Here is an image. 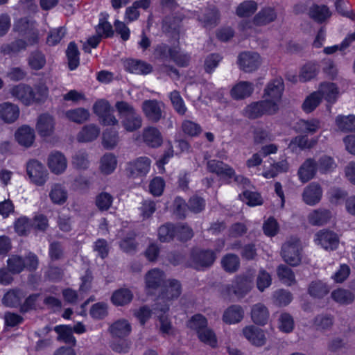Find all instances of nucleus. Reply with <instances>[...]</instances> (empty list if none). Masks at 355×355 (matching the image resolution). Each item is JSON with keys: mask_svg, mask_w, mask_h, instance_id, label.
Instances as JSON below:
<instances>
[{"mask_svg": "<svg viewBox=\"0 0 355 355\" xmlns=\"http://www.w3.org/2000/svg\"><path fill=\"white\" fill-rule=\"evenodd\" d=\"M302 246L300 240L291 237L282 245L281 254L284 261L291 266H297L301 263Z\"/></svg>", "mask_w": 355, "mask_h": 355, "instance_id": "obj_1", "label": "nucleus"}, {"mask_svg": "<svg viewBox=\"0 0 355 355\" xmlns=\"http://www.w3.org/2000/svg\"><path fill=\"white\" fill-rule=\"evenodd\" d=\"M278 110L279 105L275 102L264 99L248 105L245 109V115L249 119H255L264 114H275Z\"/></svg>", "mask_w": 355, "mask_h": 355, "instance_id": "obj_2", "label": "nucleus"}, {"mask_svg": "<svg viewBox=\"0 0 355 355\" xmlns=\"http://www.w3.org/2000/svg\"><path fill=\"white\" fill-rule=\"evenodd\" d=\"M141 107L146 120L150 123H157L165 119V105L162 101L155 99L145 100Z\"/></svg>", "mask_w": 355, "mask_h": 355, "instance_id": "obj_3", "label": "nucleus"}, {"mask_svg": "<svg viewBox=\"0 0 355 355\" xmlns=\"http://www.w3.org/2000/svg\"><path fill=\"white\" fill-rule=\"evenodd\" d=\"M237 64L241 70L245 73H252L258 69L261 64V59L256 52L243 51L239 54Z\"/></svg>", "mask_w": 355, "mask_h": 355, "instance_id": "obj_4", "label": "nucleus"}, {"mask_svg": "<svg viewBox=\"0 0 355 355\" xmlns=\"http://www.w3.org/2000/svg\"><path fill=\"white\" fill-rule=\"evenodd\" d=\"M216 259L213 250H198L191 254V266L196 270H204L213 265Z\"/></svg>", "mask_w": 355, "mask_h": 355, "instance_id": "obj_5", "label": "nucleus"}, {"mask_svg": "<svg viewBox=\"0 0 355 355\" xmlns=\"http://www.w3.org/2000/svg\"><path fill=\"white\" fill-rule=\"evenodd\" d=\"M151 161L147 157H140L130 162L127 168L128 176L131 178H142L149 171Z\"/></svg>", "mask_w": 355, "mask_h": 355, "instance_id": "obj_6", "label": "nucleus"}, {"mask_svg": "<svg viewBox=\"0 0 355 355\" xmlns=\"http://www.w3.org/2000/svg\"><path fill=\"white\" fill-rule=\"evenodd\" d=\"M315 241L327 250H334L337 248L339 238L334 232L324 229L318 232L315 235Z\"/></svg>", "mask_w": 355, "mask_h": 355, "instance_id": "obj_7", "label": "nucleus"}, {"mask_svg": "<svg viewBox=\"0 0 355 355\" xmlns=\"http://www.w3.org/2000/svg\"><path fill=\"white\" fill-rule=\"evenodd\" d=\"M27 173L32 180L37 185H42L47 179L48 173L45 167L37 160H31L27 164Z\"/></svg>", "mask_w": 355, "mask_h": 355, "instance_id": "obj_8", "label": "nucleus"}, {"mask_svg": "<svg viewBox=\"0 0 355 355\" xmlns=\"http://www.w3.org/2000/svg\"><path fill=\"white\" fill-rule=\"evenodd\" d=\"M284 89V81L282 78H276L270 80L266 85L263 97L270 101L275 102L279 105L282 98V93Z\"/></svg>", "mask_w": 355, "mask_h": 355, "instance_id": "obj_9", "label": "nucleus"}, {"mask_svg": "<svg viewBox=\"0 0 355 355\" xmlns=\"http://www.w3.org/2000/svg\"><path fill=\"white\" fill-rule=\"evenodd\" d=\"M252 281L247 276H237L233 283L227 286V291L239 297L245 296L252 288Z\"/></svg>", "mask_w": 355, "mask_h": 355, "instance_id": "obj_10", "label": "nucleus"}, {"mask_svg": "<svg viewBox=\"0 0 355 355\" xmlns=\"http://www.w3.org/2000/svg\"><path fill=\"white\" fill-rule=\"evenodd\" d=\"M55 129V119L48 113L40 114L37 120L36 130L41 137L51 136Z\"/></svg>", "mask_w": 355, "mask_h": 355, "instance_id": "obj_11", "label": "nucleus"}, {"mask_svg": "<svg viewBox=\"0 0 355 355\" xmlns=\"http://www.w3.org/2000/svg\"><path fill=\"white\" fill-rule=\"evenodd\" d=\"M206 165L209 172L215 173L218 176L226 178H232L234 176V170L222 161L216 159L208 160Z\"/></svg>", "mask_w": 355, "mask_h": 355, "instance_id": "obj_12", "label": "nucleus"}, {"mask_svg": "<svg viewBox=\"0 0 355 355\" xmlns=\"http://www.w3.org/2000/svg\"><path fill=\"white\" fill-rule=\"evenodd\" d=\"M165 278L163 271L157 268L153 269L148 271L145 276L146 287L152 291L158 288L162 289L166 283Z\"/></svg>", "mask_w": 355, "mask_h": 355, "instance_id": "obj_13", "label": "nucleus"}, {"mask_svg": "<svg viewBox=\"0 0 355 355\" xmlns=\"http://www.w3.org/2000/svg\"><path fill=\"white\" fill-rule=\"evenodd\" d=\"M10 94L26 105L34 103L33 88L27 85L19 84L13 87Z\"/></svg>", "mask_w": 355, "mask_h": 355, "instance_id": "obj_14", "label": "nucleus"}, {"mask_svg": "<svg viewBox=\"0 0 355 355\" xmlns=\"http://www.w3.org/2000/svg\"><path fill=\"white\" fill-rule=\"evenodd\" d=\"M26 297V293L21 289H10L3 297L2 303L7 307L21 309V302Z\"/></svg>", "mask_w": 355, "mask_h": 355, "instance_id": "obj_15", "label": "nucleus"}, {"mask_svg": "<svg viewBox=\"0 0 355 355\" xmlns=\"http://www.w3.org/2000/svg\"><path fill=\"white\" fill-rule=\"evenodd\" d=\"M322 189L320 184L313 182L307 186L302 193L304 202L309 205H315L321 200Z\"/></svg>", "mask_w": 355, "mask_h": 355, "instance_id": "obj_16", "label": "nucleus"}, {"mask_svg": "<svg viewBox=\"0 0 355 355\" xmlns=\"http://www.w3.org/2000/svg\"><path fill=\"white\" fill-rule=\"evenodd\" d=\"M19 116L18 106L10 102L0 103V119L7 123H14Z\"/></svg>", "mask_w": 355, "mask_h": 355, "instance_id": "obj_17", "label": "nucleus"}, {"mask_svg": "<svg viewBox=\"0 0 355 355\" xmlns=\"http://www.w3.org/2000/svg\"><path fill=\"white\" fill-rule=\"evenodd\" d=\"M245 338L256 346H262L266 343V336L262 329L254 326H247L243 329Z\"/></svg>", "mask_w": 355, "mask_h": 355, "instance_id": "obj_18", "label": "nucleus"}, {"mask_svg": "<svg viewBox=\"0 0 355 355\" xmlns=\"http://www.w3.org/2000/svg\"><path fill=\"white\" fill-rule=\"evenodd\" d=\"M243 317V309L240 305L233 304L224 311L222 320L227 324H233L240 322Z\"/></svg>", "mask_w": 355, "mask_h": 355, "instance_id": "obj_19", "label": "nucleus"}, {"mask_svg": "<svg viewBox=\"0 0 355 355\" xmlns=\"http://www.w3.org/2000/svg\"><path fill=\"white\" fill-rule=\"evenodd\" d=\"M318 169L317 162L312 158L306 159L298 170L300 180L302 182H307L314 178Z\"/></svg>", "mask_w": 355, "mask_h": 355, "instance_id": "obj_20", "label": "nucleus"}, {"mask_svg": "<svg viewBox=\"0 0 355 355\" xmlns=\"http://www.w3.org/2000/svg\"><path fill=\"white\" fill-rule=\"evenodd\" d=\"M253 92V83L248 81H240L232 88L230 94L235 100H242L250 97Z\"/></svg>", "mask_w": 355, "mask_h": 355, "instance_id": "obj_21", "label": "nucleus"}, {"mask_svg": "<svg viewBox=\"0 0 355 355\" xmlns=\"http://www.w3.org/2000/svg\"><path fill=\"white\" fill-rule=\"evenodd\" d=\"M318 143V138L309 139L308 135H301L293 138L288 144V148L293 151H296L297 148L300 150L311 149Z\"/></svg>", "mask_w": 355, "mask_h": 355, "instance_id": "obj_22", "label": "nucleus"}, {"mask_svg": "<svg viewBox=\"0 0 355 355\" xmlns=\"http://www.w3.org/2000/svg\"><path fill=\"white\" fill-rule=\"evenodd\" d=\"M48 166L53 173L60 174L66 170L67 161L63 154L60 152H55L49 155Z\"/></svg>", "mask_w": 355, "mask_h": 355, "instance_id": "obj_23", "label": "nucleus"}, {"mask_svg": "<svg viewBox=\"0 0 355 355\" xmlns=\"http://www.w3.org/2000/svg\"><path fill=\"white\" fill-rule=\"evenodd\" d=\"M181 291V285L178 281L168 280L161 289L159 297L168 300L176 299L180 295Z\"/></svg>", "mask_w": 355, "mask_h": 355, "instance_id": "obj_24", "label": "nucleus"}, {"mask_svg": "<svg viewBox=\"0 0 355 355\" xmlns=\"http://www.w3.org/2000/svg\"><path fill=\"white\" fill-rule=\"evenodd\" d=\"M15 138L21 146L30 147L35 139L34 130L28 125H23L16 131Z\"/></svg>", "mask_w": 355, "mask_h": 355, "instance_id": "obj_25", "label": "nucleus"}, {"mask_svg": "<svg viewBox=\"0 0 355 355\" xmlns=\"http://www.w3.org/2000/svg\"><path fill=\"white\" fill-rule=\"evenodd\" d=\"M144 142L152 148H157L162 144V137L159 130L155 127H148L143 131Z\"/></svg>", "mask_w": 355, "mask_h": 355, "instance_id": "obj_26", "label": "nucleus"}, {"mask_svg": "<svg viewBox=\"0 0 355 355\" xmlns=\"http://www.w3.org/2000/svg\"><path fill=\"white\" fill-rule=\"evenodd\" d=\"M320 128V122L316 119H300L295 124V130L302 134H314Z\"/></svg>", "mask_w": 355, "mask_h": 355, "instance_id": "obj_27", "label": "nucleus"}, {"mask_svg": "<svg viewBox=\"0 0 355 355\" xmlns=\"http://www.w3.org/2000/svg\"><path fill=\"white\" fill-rule=\"evenodd\" d=\"M125 68L129 72L135 74H148L152 71L153 69L150 64L137 60H126Z\"/></svg>", "mask_w": 355, "mask_h": 355, "instance_id": "obj_28", "label": "nucleus"}, {"mask_svg": "<svg viewBox=\"0 0 355 355\" xmlns=\"http://www.w3.org/2000/svg\"><path fill=\"white\" fill-rule=\"evenodd\" d=\"M131 330L130 324L125 319L114 322L109 328V331L112 336L117 338H123L128 336Z\"/></svg>", "mask_w": 355, "mask_h": 355, "instance_id": "obj_29", "label": "nucleus"}, {"mask_svg": "<svg viewBox=\"0 0 355 355\" xmlns=\"http://www.w3.org/2000/svg\"><path fill=\"white\" fill-rule=\"evenodd\" d=\"M100 128L94 124H89L83 127L77 135L79 142H90L95 140L100 134Z\"/></svg>", "mask_w": 355, "mask_h": 355, "instance_id": "obj_30", "label": "nucleus"}, {"mask_svg": "<svg viewBox=\"0 0 355 355\" xmlns=\"http://www.w3.org/2000/svg\"><path fill=\"white\" fill-rule=\"evenodd\" d=\"M331 12L329 8L325 5L313 4L309 10V16L314 21L322 23L329 18Z\"/></svg>", "mask_w": 355, "mask_h": 355, "instance_id": "obj_31", "label": "nucleus"}, {"mask_svg": "<svg viewBox=\"0 0 355 355\" xmlns=\"http://www.w3.org/2000/svg\"><path fill=\"white\" fill-rule=\"evenodd\" d=\"M143 119L137 112L121 119V123L123 128L128 132H134L142 126Z\"/></svg>", "mask_w": 355, "mask_h": 355, "instance_id": "obj_32", "label": "nucleus"}, {"mask_svg": "<svg viewBox=\"0 0 355 355\" xmlns=\"http://www.w3.org/2000/svg\"><path fill=\"white\" fill-rule=\"evenodd\" d=\"M132 298L133 293L130 289L121 288L113 293L111 301L116 306H125L129 304Z\"/></svg>", "mask_w": 355, "mask_h": 355, "instance_id": "obj_33", "label": "nucleus"}, {"mask_svg": "<svg viewBox=\"0 0 355 355\" xmlns=\"http://www.w3.org/2000/svg\"><path fill=\"white\" fill-rule=\"evenodd\" d=\"M252 320L254 323L259 325H264L269 317L268 309L263 304H254L251 311Z\"/></svg>", "mask_w": 355, "mask_h": 355, "instance_id": "obj_34", "label": "nucleus"}, {"mask_svg": "<svg viewBox=\"0 0 355 355\" xmlns=\"http://www.w3.org/2000/svg\"><path fill=\"white\" fill-rule=\"evenodd\" d=\"M316 92L319 93L321 99L324 98L329 103H334L338 94L336 85L331 83H322Z\"/></svg>", "mask_w": 355, "mask_h": 355, "instance_id": "obj_35", "label": "nucleus"}, {"mask_svg": "<svg viewBox=\"0 0 355 355\" xmlns=\"http://www.w3.org/2000/svg\"><path fill=\"white\" fill-rule=\"evenodd\" d=\"M220 263L225 272L233 273L239 269L240 259L235 254L228 253L222 257Z\"/></svg>", "mask_w": 355, "mask_h": 355, "instance_id": "obj_36", "label": "nucleus"}, {"mask_svg": "<svg viewBox=\"0 0 355 355\" xmlns=\"http://www.w3.org/2000/svg\"><path fill=\"white\" fill-rule=\"evenodd\" d=\"M28 44L25 40L17 39L10 44H3L0 51L4 55H16L21 51L25 50Z\"/></svg>", "mask_w": 355, "mask_h": 355, "instance_id": "obj_37", "label": "nucleus"}, {"mask_svg": "<svg viewBox=\"0 0 355 355\" xmlns=\"http://www.w3.org/2000/svg\"><path fill=\"white\" fill-rule=\"evenodd\" d=\"M277 18V13L271 8H266L259 11L254 17V23L257 26L266 25Z\"/></svg>", "mask_w": 355, "mask_h": 355, "instance_id": "obj_38", "label": "nucleus"}, {"mask_svg": "<svg viewBox=\"0 0 355 355\" xmlns=\"http://www.w3.org/2000/svg\"><path fill=\"white\" fill-rule=\"evenodd\" d=\"M331 212L326 209L314 210L309 215V221L313 225H322L331 218Z\"/></svg>", "mask_w": 355, "mask_h": 355, "instance_id": "obj_39", "label": "nucleus"}, {"mask_svg": "<svg viewBox=\"0 0 355 355\" xmlns=\"http://www.w3.org/2000/svg\"><path fill=\"white\" fill-rule=\"evenodd\" d=\"M64 116L68 120L80 124L89 119V112L85 108L79 107L66 111Z\"/></svg>", "mask_w": 355, "mask_h": 355, "instance_id": "obj_40", "label": "nucleus"}, {"mask_svg": "<svg viewBox=\"0 0 355 355\" xmlns=\"http://www.w3.org/2000/svg\"><path fill=\"white\" fill-rule=\"evenodd\" d=\"M54 331L58 334V340L75 346L76 341L73 336L72 327L68 325H58L54 327Z\"/></svg>", "mask_w": 355, "mask_h": 355, "instance_id": "obj_41", "label": "nucleus"}, {"mask_svg": "<svg viewBox=\"0 0 355 355\" xmlns=\"http://www.w3.org/2000/svg\"><path fill=\"white\" fill-rule=\"evenodd\" d=\"M336 124L343 132H355V116L339 115L336 118Z\"/></svg>", "mask_w": 355, "mask_h": 355, "instance_id": "obj_42", "label": "nucleus"}, {"mask_svg": "<svg viewBox=\"0 0 355 355\" xmlns=\"http://www.w3.org/2000/svg\"><path fill=\"white\" fill-rule=\"evenodd\" d=\"M308 292L314 297L322 298L329 292V288L325 283L320 280H315L309 284Z\"/></svg>", "mask_w": 355, "mask_h": 355, "instance_id": "obj_43", "label": "nucleus"}, {"mask_svg": "<svg viewBox=\"0 0 355 355\" xmlns=\"http://www.w3.org/2000/svg\"><path fill=\"white\" fill-rule=\"evenodd\" d=\"M277 275L279 279L288 286L296 284L294 272L286 265L281 264L277 267Z\"/></svg>", "mask_w": 355, "mask_h": 355, "instance_id": "obj_44", "label": "nucleus"}, {"mask_svg": "<svg viewBox=\"0 0 355 355\" xmlns=\"http://www.w3.org/2000/svg\"><path fill=\"white\" fill-rule=\"evenodd\" d=\"M69 68L73 70L79 65V51L75 42H71L69 44L66 51Z\"/></svg>", "mask_w": 355, "mask_h": 355, "instance_id": "obj_45", "label": "nucleus"}, {"mask_svg": "<svg viewBox=\"0 0 355 355\" xmlns=\"http://www.w3.org/2000/svg\"><path fill=\"white\" fill-rule=\"evenodd\" d=\"M119 141V137L118 132L110 128L106 129L103 133V146L107 149L114 148Z\"/></svg>", "mask_w": 355, "mask_h": 355, "instance_id": "obj_46", "label": "nucleus"}, {"mask_svg": "<svg viewBox=\"0 0 355 355\" xmlns=\"http://www.w3.org/2000/svg\"><path fill=\"white\" fill-rule=\"evenodd\" d=\"M49 196L53 203L61 205L66 202L67 192L64 187L57 184L53 186Z\"/></svg>", "mask_w": 355, "mask_h": 355, "instance_id": "obj_47", "label": "nucleus"}, {"mask_svg": "<svg viewBox=\"0 0 355 355\" xmlns=\"http://www.w3.org/2000/svg\"><path fill=\"white\" fill-rule=\"evenodd\" d=\"M239 198L249 206L261 205L263 204V199L261 195L257 192L249 190H245L240 194Z\"/></svg>", "mask_w": 355, "mask_h": 355, "instance_id": "obj_48", "label": "nucleus"}, {"mask_svg": "<svg viewBox=\"0 0 355 355\" xmlns=\"http://www.w3.org/2000/svg\"><path fill=\"white\" fill-rule=\"evenodd\" d=\"M8 270L12 274H19L25 268V260L18 255H12L7 260Z\"/></svg>", "mask_w": 355, "mask_h": 355, "instance_id": "obj_49", "label": "nucleus"}, {"mask_svg": "<svg viewBox=\"0 0 355 355\" xmlns=\"http://www.w3.org/2000/svg\"><path fill=\"white\" fill-rule=\"evenodd\" d=\"M331 297L336 302L342 304H348L354 300V295L349 291L339 288L331 293Z\"/></svg>", "mask_w": 355, "mask_h": 355, "instance_id": "obj_50", "label": "nucleus"}, {"mask_svg": "<svg viewBox=\"0 0 355 355\" xmlns=\"http://www.w3.org/2000/svg\"><path fill=\"white\" fill-rule=\"evenodd\" d=\"M175 236V227L170 223H167L158 229L159 239L162 242H169Z\"/></svg>", "mask_w": 355, "mask_h": 355, "instance_id": "obj_51", "label": "nucleus"}, {"mask_svg": "<svg viewBox=\"0 0 355 355\" xmlns=\"http://www.w3.org/2000/svg\"><path fill=\"white\" fill-rule=\"evenodd\" d=\"M116 166V157L111 153L104 155L101 159V170L104 174L108 175L112 173Z\"/></svg>", "mask_w": 355, "mask_h": 355, "instance_id": "obj_52", "label": "nucleus"}, {"mask_svg": "<svg viewBox=\"0 0 355 355\" xmlns=\"http://www.w3.org/2000/svg\"><path fill=\"white\" fill-rule=\"evenodd\" d=\"M257 9V4L253 1H245L236 8V13L239 17H249L254 13Z\"/></svg>", "mask_w": 355, "mask_h": 355, "instance_id": "obj_53", "label": "nucleus"}, {"mask_svg": "<svg viewBox=\"0 0 355 355\" xmlns=\"http://www.w3.org/2000/svg\"><path fill=\"white\" fill-rule=\"evenodd\" d=\"M317 166L321 173H327L334 171L337 165L331 157L324 155L319 158Z\"/></svg>", "mask_w": 355, "mask_h": 355, "instance_id": "obj_54", "label": "nucleus"}, {"mask_svg": "<svg viewBox=\"0 0 355 355\" xmlns=\"http://www.w3.org/2000/svg\"><path fill=\"white\" fill-rule=\"evenodd\" d=\"M334 324V318L331 315L320 314L314 318V325L318 330L330 329Z\"/></svg>", "mask_w": 355, "mask_h": 355, "instance_id": "obj_55", "label": "nucleus"}, {"mask_svg": "<svg viewBox=\"0 0 355 355\" xmlns=\"http://www.w3.org/2000/svg\"><path fill=\"white\" fill-rule=\"evenodd\" d=\"M187 326L192 330L196 331L197 334L202 331L207 326V320L205 316L197 314L193 315L188 322Z\"/></svg>", "mask_w": 355, "mask_h": 355, "instance_id": "obj_56", "label": "nucleus"}, {"mask_svg": "<svg viewBox=\"0 0 355 355\" xmlns=\"http://www.w3.org/2000/svg\"><path fill=\"white\" fill-rule=\"evenodd\" d=\"M198 337L201 342L211 346V347H215L217 345L216 334L212 329L207 327V326L198 334Z\"/></svg>", "mask_w": 355, "mask_h": 355, "instance_id": "obj_57", "label": "nucleus"}, {"mask_svg": "<svg viewBox=\"0 0 355 355\" xmlns=\"http://www.w3.org/2000/svg\"><path fill=\"white\" fill-rule=\"evenodd\" d=\"M318 71V67L317 64L314 63H307L305 64L299 76L300 80L306 82L313 78Z\"/></svg>", "mask_w": 355, "mask_h": 355, "instance_id": "obj_58", "label": "nucleus"}, {"mask_svg": "<svg viewBox=\"0 0 355 355\" xmlns=\"http://www.w3.org/2000/svg\"><path fill=\"white\" fill-rule=\"evenodd\" d=\"M34 28V23L27 17L19 19L14 26V29L21 35H26Z\"/></svg>", "mask_w": 355, "mask_h": 355, "instance_id": "obj_59", "label": "nucleus"}, {"mask_svg": "<svg viewBox=\"0 0 355 355\" xmlns=\"http://www.w3.org/2000/svg\"><path fill=\"white\" fill-rule=\"evenodd\" d=\"M170 99L175 110L180 115H184L186 113L187 107L180 92L176 90L172 92L170 94Z\"/></svg>", "mask_w": 355, "mask_h": 355, "instance_id": "obj_60", "label": "nucleus"}, {"mask_svg": "<svg viewBox=\"0 0 355 355\" xmlns=\"http://www.w3.org/2000/svg\"><path fill=\"white\" fill-rule=\"evenodd\" d=\"M320 101L321 96L319 95V93L314 92L305 99L302 104V108L306 113L311 112L317 107Z\"/></svg>", "mask_w": 355, "mask_h": 355, "instance_id": "obj_61", "label": "nucleus"}, {"mask_svg": "<svg viewBox=\"0 0 355 355\" xmlns=\"http://www.w3.org/2000/svg\"><path fill=\"white\" fill-rule=\"evenodd\" d=\"M274 303L279 306L288 305L292 300V294L287 291L280 289L273 294Z\"/></svg>", "mask_w": 355, "mask_h": 355, "instance_id": "obj_62", "label": "nucleus"}, {"mask_svg": "<svg viewBox=\"0 0 355 355\" xmlns=\"http://www.w3.org/2000/svg\"><path fill=\"white\" fill-rule=\"evenodd\" d=\"M181 127L183 132L190 137H196L202 132L200 125L190 120H184Z\"/></svg>", "mask_w": 355, "mask_h": 355, "instance_id": "obj_63", "label": "nucleus"}, {"mask_svg": "<svg viewBox=\"0 0 355 355\" xmlns=\"http://www.w3.org/2000/svg\"><path fill=\"white\" fill-rule=\"evenodd\" d=\"M46 63L44 55L40 51H35L31 53L28 64L31 67L35 70L42 69Z\"/></svg>", "mask_w": 355, "mask_h": 355, "instance_id": "obj_64", "label": "nucleus"}]
</instances>
